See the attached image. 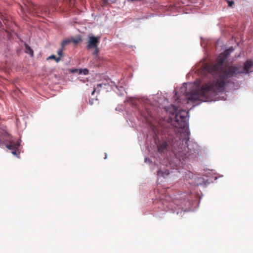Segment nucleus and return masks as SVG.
I'll use <instances>...</instances> for the list:
<instances>
[{
  "label": "nucleus",
  "instance_id": "obj_19",
  "mask_svg": "<svg viewBox=\"0 0 253 253\" xmlns=\"http://www.w3.org/2000/svg\"><path fill=\"white\" fill-rule=\"evenodd\" d=\"M227 2L229 6H232L234 3L233 1L228 0Z\"/></svg>",
  "mask_w": 253,
  "mask_h": 253
},
{
  "label": "nucleus",
  "instance_id": "obj_9",
  "mask_svg": "<svg viewBox=\"0 0 253 253\" xmlns=\"http://www.w3.org/2000/svg\"><path fill=\"white\" fill-rule=\"evenodd\" d=\"M168 144L166 141H163L158 144V148L159 152H164L167 150Z\"/></svg>",
  "mask_w": 253,
  "mask_h": 253
},
{
  "label": "nucleus",
  "instance_id": "obj_12",
  "mask_svg": "<svg viewBox=\"0 0 253 253\" xmlns=\"http://www.w3.org/2000/svg\"><path fill=\"white\" fill-rule=\"evenodd\" d=\"M71 42H73L75 44H77L78 43H79L81 41L82 39L80 37H78L76 38H71Z\"/></svg>",
  "mask_w": 253,
  "mask_h": 253
},
{
  "label": "nucleus",
  "instance_id": "obj_17",
  "mask_svg": "<svg viewBox=\"0 0 253 253\" xmlns=\"http://www.w3.org/2000/svg\"><path fill=\"white\" fill-rule=\"evenodd\" d=\"M63 48H64V47L62 46L57 51V54L59 55V57H60V58L63 55Z\"/></svg>",
  "mask_w": 253,
  "mask_h": 253
},
{
  "label": "nucleus",
  "instance_id": "obj_8",
  "mask_svg": "<svg viewBox=\"0 0 253 253\" xmlns=\"http://www.w3.org/2000/svg\"><path fill=\"white\" fill-rule=\"evenodd\" d=\"M153 130L154 131L156 135H157V133L159 134L160 133H161L162 135H170V130L168 127H162L161 126L160 128L159 127L158 129L154 128Z\"/></svg>",
  "mask_w": 253,
  "mask_h": 253
},
{
  "label": "nucleus",
  "instance_id": "obj_15",
  "mask_svg": "<svg viewBox=\"0 0 253 253\" xmlns=\"http://www.w3.org/2000/svg\"><path fill=\"white\" fill-rule=\"evenodd\" d=\"M79 72V74H84V75H87L88 74V70L87 69H79L77 70Z\"/></svg>",
  "mask_w": 253,
  "mask_h": 253
},
{
  "label": "nucleus",
  "instance_id": "obj_18",
  "mask_svg": "<svg viewBox=\"0 0 253 253\" xmlns=\"http://www.w3.org/2000/svg\"><path fill=\"white\" fill-rule=\"evenodd\" d=\"M93 48H94V51L93 52L92 54L93 55H95V56H96L97 55L98 52H99V49L98 48V47H93Z\"/></svg>",
  "mask_w": 253,
  "mask_h": 253
},
{
  "label": "nucleus",
  "instance_id": "obj_21",
  "mask_svg": "<svg viewBox=\"0 0 253 253\" xmlns=\"http://www.w3.org/2000/svg\"><path fill=\"white\" fill-rule=\"evenodd\" d=\"M106 0H105L102 4V6H105ZM106 1H112L111 0H106Z\"/></svg>",
  "mask_w": 253,
  "mask_h": 253
},
{
  "label": "nucleus",
  "instance_id": "obj_4",
  "mask_svg": "<svg viewBox=\"0 0 253 253\" xmlns=\"http://www.w3.org/2000/svg\"><path fill=\"white\" fill-rule=\"evenodd\" d=\"M234 50V48L233 47H230L229 49H226L224 51V52L221 53L220 56L218 58L216 63L214 64L209 65L205 67L206 70H216L218 72L221 71V68L222 66H223V63L225 60L229 55L231 52H233Z\"/></svg>",
  "mask_w": 253,
  "mask_h": 253
},
{
  "label": "nucleus",
  "instance_id": "obj_1",
  "mask_svg": "<svg viewBox=\"0 0 253 253\" xmlns=\"http://www.w3.org/2000/svg\"><path fill=\"white\" fill-rule=\"evenodd\" d=\"M221 68L220 72L215 70L214 71L206 70L214 77L215 80L211 82L218 92L224 90L227 79L236 77L238 75L244 73L247 74L249 72L252 71L253 62L248 60L245 63L244 66L240 65H232L225 66L224 69L223 66Z\"/></svg>",
  "mask_w": 253,
  "mask_h": 253
},
{
  "label": "nucleus",
  "instance_id": "obj_6",
  "mask_svg": "<svg viewBox=\"0 0 253 253\" xmlns=\"http://www.w3.org/2000/svg\"><path fill=\"white\" fill-rule=\"evenodd\" d=\"M174 110L175 112V121L176 124L175 126L179 128L185 127L187 120L188 112L185 110H180L178 111L177 109L174 106Z\"/></svg>",
  "mask_w": 253,
  "mask_h": 253
},
{
  "label": "nucleus",
  "instance_id": "obj_22",
  "mask_svg": "<svg viewBox=\"0 0 253 253\" xmlns=\"http://www.w3.org/2000/svg\"><path fill=\"white\" fill-rule=\"evenodd\" d=\"M148 114L149 116L152 117L151 114L149 111H148Z\"/></svg>",
  "mask_w": 253,
  "mask_h": 253
},
{
  "label": "nucleus",
  "instance_id": "obj_3",
  "mask_svg": "<svg viewBox=\"0 0 253 253\" xmlns=\"http://www.w3.org/2000/svg\"><path fill=\"white\" fill-rule=\"evenodd\" d=\"M178 137V140H177L176 138L172 140L171 145L173 148L178 152L181 153L184 155L192 152L193 148L190 147V144L189 143L188 134L186 132L180 133Z\"/></svg>",
  "mask_w": 253,
  "mask_h": 253
},
{
  "label": "nucleus",
  "instance_id": "obj_2",
  "mask_svg": "<svg viewBox=\"0 0 253 253\" xmlns=\"http://www.w3.org/2000/svg\"><path fill=\"white\" fill-rule=\"evenodd\" d=\"M217 93L218 91L211 82L203 85L199 90L187 93L186 94V98L188 101L193 102L197 100L207 101Z\"/></svg>",
  "mask_w": 253,
  "mask_h": 253
},
{
  "label": "nucleus",
  "instance_id": "obj_13",
  "mask_svg": "<svg viewBox=\"0 0 253 253\" xmlns=\"http://www.w3.org/2000/svg\"><path fill=\"white\" fill-rule=\"evenodd\" d=\"M25 52L31 55V56H33L34 52L33 50L27 44L25 46Z\"/></svg>",
  "mask_w": 253,
  "mask_h": 253
},
{
  "label": "nucleus",
  "instance_id": "obj_7",
  "mask_svg": "<svg viewBox=\"0 0 253 253\" xmlns=\"http://www.w3.org/2000/svg\"><path fill=\"white\" fill-rule=\"evenodd\" d=\"M88 41L86 45L88 49L93 48V47H97L98 43H99V37H95L93 36H89L88 38Z\"/></svg>",
  "mask_w": 253,
  "mask_h": 253
},
{
  "label": "nucleus",
  "instance_id": "obj_16",
  "mask_svg": "<svg viewBox=\"0 0 253 253\" xmlns=\"http://www.w3.org/2000/svg\"><path fill=\"white\" fill-rule=\"evenodd\" d=\"M48 59H54L57 62H58L60 60V57H56L54 55H52L48 57L47 58Z\"/></svg>",
  "mask_w": 253,
  "mask_h": 253
},
{
  "label": "nucleus",
  "instance_id": "obj_5",
  "mask_svg": "<svg viewBox=\"0 0 253 253\" xmlns=\"http://www.w3.org/2000/svg\"><path fill=\"white\" fill-rule=\"evenodd\" d=\"M8 140H4L3 141L0 138V147L2 148L4 144L5 147L10 150H11V153L16 156L19 157V152H18V148L20 146V143L18 141H15L12 138V136L9 134H6Z\"/></svg>",
  "mask_w": 253,
  "mask_h": 253
},
{
  "label": "nucleus",
  "instance_id": "obj_11",
  "mask_svg": "<svg viewBox=\"0 0 253 253\" xmlns=\"http://www.w3.org/2000/svg\"><path fill=\"white\" fill-rule=\"evenodd\" d=\"M103 85H105L106 84H98L96 87L93 88V90L91 92V95H93L95 91L99 92L100 90V88H102Z\"/></svg>",
  "mask_w": 253,
  "mask_h": 253
},
{
  "label": "nucleus",
  "instance_id": "obj_14",
  "mask_svg": "<svg viewBox=\"0 0 253 253\" xmlns=\"http://www.w3.org/2000/svg\"><path fill=\"white\" fill-rule=\"evenodd\" d=\"M71 42V38L64 40V41H62V42L61 43V46L64 47L65 45L69 44Z\"/></svg>",
  "mask_w": 253,
  "mask_h": 253
},
{
  "label": "nucleus",
  "instance_id": "obj_24",
  "mask_svg": "<svg viewBox=\"0 0 253 253\" xmlns=\"http://www.w3.org/2000/svg\"><path fill=\"white\" fill-rule=\"evenodd\" d=\"M36 6H34V9H36Z\"/></svg>",
  "mask_w": 253,
  "mask_h": 253
},
{
  "label": "nucleus",
  "instance_id": "obj_20",
  "mask_svg": "<svg viewBox=\"0 0 253 253\" xmlns=\"http://www.w3.org/2000/svg\"><path fill=\"white\" fill-rule=\"evenodd\" d=\"M93 99L89 100V104H90V105H92L93 104Z\"/></svg>",
  "mask_w": 253,
  "mask_h": 253
},
{
  "label": "nucleus",
  "instance_id": "obj_25",
  "mask_svg": "<svg viewBox=\"0 0 253 253\" xmlns=\"http://www.w3.org/2000/svg\"><path fill=\"white\" fill-rule=\"evenodd\" d=\"M161 202L163 204L164 203V201H161Z\"/></svg>",
  "mask_w": 253,
  "mask_h": 253
},
{
  "label": "nucleus",
  "instance_id": "obj_23",
  "mask_svg": "<svg viewBox=\"0 0 253 253\" xmlns=\"http://www.w3.org/2000/svg\"><path fill=\"white\" fill-rule=\"evenodd\" d=\"M2 25V23L1 22V21H0V26Z\"/></svg>",
  "mask_w": 253,
  "mask_h": 253
},
{
  "label": "nucleus",
  "instance_id": "obj_10",
  "mask_svg": "<svg viewBox=\"0 0 253 253\" xmlns=\"http://www.w3.org/2000/svg\"><path fill=\"white\" fill-rule=\"evenodd\" d=\"M158 175L162 176L163 177H165V176H167L169 174V171L168 169L165 170L164 171L159 170L157 172Z\"/></svg>",
  "mask_w": 253,
  "mask_h": 253
}]
</instances>
